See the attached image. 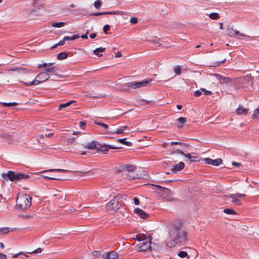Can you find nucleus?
Wrapping results in <instances>:
<instances>
[{
  "instance_id": "16",
  "label": "nucleus",
  "mask_w": 259,
  "mask_h": 259,
  "mask_svg": "<svg viewBox=\"0 0 259 259\" xmlns=\"http://www.w3.org/2000/svg\"><path fill=\"white\" fill-rule=\"evenodd\" d=\"M184 166L185 164L184 162H180L178 164L173 166L171 169L174 172H176L183 169L184 168Z\"/></svg>"
},
{
  "instance_id": "26",
  "label": "nucleus",
  "mask_w": 259,
  "mask_h": 259,
  "mask_svg": "<svg viewBox=\"0 0 259 259\" xmlns=\"http://www.w3.org/2000/svg\"><path fill=\"white\" fill-rule=\"evenodd\" d=\"M104 50H105V48L100 47V48H97L96 50H95L94 51V53L98 56H101L102 55H100L99 53L103 52V51H104Z\"/></svg>"
},
{
  "instance_id": "64",
  "label": "nucleus",
  "mask_w": 259,
  "mask_h": 259,
  "mask_svg": "<svg viewBox=\"0 0 259 259\" xmlns=\"http://www.w3.org/2000/svg\"><path fill=\"white\" fill-rule=\"evenodd\" d=\"M121 128H122V130H123V131H124V130H126V129H127V126H126V125H125V126H121Z\"/></svg>"
},
{
  "instance_id": "54",
  "label": "nucleus",
  "mask_w": 259,
  "mask_h": 259,
  "mask_svg": "<svg viewBox=\"0 0 259 259\" xmlns=\"http://www.w3.org/2000/svg\"><path fill=\"white\" fill-rule=\"evenodd\" d=\"M65 40H64V38H63V40H60L58 44L57 45H59V46H62V45H63L65 42Z\"/></svg>"
},
{
  "instance_id": "25",
  "label": "nucleus",
  "mask_w": 259,
  "mask_h": 259,
  "mask_svg": "<svg viewBox=\"0 0 259 259\" xmlns=\"http://www.w3.org/2000/svg\"><path fill=\"white\" fill-rule=\"evenodd\" d=\"M79 37V35H76V34H74L71 36H64V40L66 41H69V40H74L76 38H78Z\"/></svg>"
},
{
  "instance_id": "4",
  "label": "nucleus",
  "mask_w": 259,
  "mask_h": 259,
  "mask_svg": "<svg viewBox=\"0 0 259 259\" xmlns=\"http://www.w3.org/2000/svg\"><path fill=\"white\" fill-rule=\"evenodd\" d=\"M245 196V194H244L236 193L226 196V198L227 200L230 201L236 205L239 206L241 205V203L239 200V198H242Z\"/></svg>"
},
{
  "instance_id": "40",
  "label": "nucleus",
  "mask_w": 259,
  "mask_h": 259,
  "mask_svg": "<svg viewBox=\"0 0 259 259\" xmlns=\"http://www.w3.org/2000/svg\"><path fill=\"white\" fill-rule=\"evenodd\" d=\"M174 71L177 75H180L181 73V68L179 66L174 68Z\"/></svg>"
},
{
  "instance_id": "30",
  "label": "nucleus",
  "mask_w": 259,
  "mask_h": 259,
  "mask_svg": "<svg viewBox=\"0 0 259 259\" xmlns=\"http://www.w3.org/2000/svg\"><path fill=\"white\" fill-rule=\"evenodd\" d=\"M65 23L64 22H56L52 24V26L54 27H61L65 25Z\"/></svg>"
},
{
  "instance_id": "48",
  "label": "nucleus",
  "mask_w": 259,
  "mask_h": 259,
  "mask_svg": "<svg viewBox=\"0 0 259 259\" xmlns=\"http://www.w3.org/2000/svg\"><path fill=\"white\" fill-rule=\"evenodd\" d=\"M110 29L109 25H105L103 27V31L105 33H107V31Z\"/></svg>"
},
{
  "instance_id": "3",
  "label": "nucleus",
  "mask_w": 259,
  "mask_h": 259,
  "mask_svg": "<svg viewBox=\"0 0 259 259\" xmlns=\"http://www.w3.org/2000/svg\"><path fill=\"white\" fill-rule=\"evenodd\" d=\"M49 77V74L47 73V72L44 71L39 73L35 78L32 81L28 82H25L23 81H20V82L26 86H30L32 85H37L39 83L42 82L48 79Z\"/></svg>"
},
{
  "instance_id": "36",
  "label": "nucleus",
  "mask_w": 259,
  "mask_h": 259,
  "mask_svg": "<svg viewBox=\"0 0 259 259\" xmlns=\"http://www.w3.org/2000/svg\"><path fill=\"white\" fill-rule=\"evenodd\" d=\"M43 177L45 179H49V180H65V178L64 177H58V178H51L48 176H44Z\"/></svg>"
},
{
  "instance_id": "27",
  "label": "nucleus",
  "mask_w": 259,
  "mask_h": 259,
  "mask_svg": "<svg viewBox=\"0 0 259 259\" xmlns=\"http://www.w3.org/2000/svg\"><path fill=\"white\" fill-rule=\"evenodd\" d=\"M67 57V55L65 52H62L58 55L57 58L59 60H61L66 59Z\"/></svg>"
},
{
  "instance_id": "53",
  "label": "nucleus",
  "mask_w": 259,
  "mask_h": 259,
  "mask_svg": "<svg viewBox=\"0 0 259 259\" xmlns=\"http://www.w3.org/2000/svg\"><path fill=\"white\" fill-rule=\"evenodd\" d=\"M7 255L3 253L0 252V259H7Z\"/></svg>"
},
{
  "instance_id": "45",
  "label": "nucleus",
  "mask_w": 259,
  "mask_h": 259,
  "mask_svg": "<svg viewBox=\"0 0 259 259\" xmlns=\"http://www.w3.org/2000/svg\"><path fill=\"white\" fill-rule=\"evenodd\" d=\"M42 251V249L41 248H38L37 249L32 251H30V252H28V253H40Z\"/></svg>"
},
{
  "instance_id": "28",
  "label": "nucleus",
  "mask_w": 259,
  "mask_h": 259,
  "mask_svg": "<svg viewBox=\"0 0 259 259\" xmlns=\"http://www.w3.org/2000/svg\"><path fill=\"white\" fill-rule=\"evenodd\" d=\"M118 141L119 143L128 146H130L132 145V143L131 142L126 141V139H119Z\"/></svg>"
},
{
  "instance_id": "22",
  "label": "nucleus",
  "mask_w": 259,
  "mask_h": 259,
  "mask_svg": "<svg viewBox=\"0 0 259 259\" xmlns=\"http://www.w3.org/2000/svg\"><path fill=\"white\" fill-rule=\"evenodd\" d=\"M177 151L178 153H180L182 155H185L187 158H189L190 161H195L196 157H192L190 154H185L183 151H182L180 150H178Z\"/></svg>"
},
{
  "instance_id": "29",
  "label": "nucleus",
  "mask_w": 259,
  "mask_h": 259,
  "mask_svg": "<svg viewBox=\"0 0 259 259\" xmlns=\"http://www.w3.org/2000/svg\"><path fill=\"white\" fill-rule=\"evenodd\" d=\"M178 255L181 257H187V258H189V256L186 251H180V252H179Z\"/></svg>"
},
{
  "instance_id": "50",
  "label": "nucleus",
  "mask_w": 259,
  "mask_h": 259,
  "mask_svg": "<svg viewBox=\"0 0 259 259\" xmlns=\"http://www.w3.org/2000/svg\"><path fill=\"white\" fill-rule=\"evenodd\" d=\"M96 123L97 124H98L101 126H102L103 127L105 128H107L108 126L107 124H105V123H101V122H96Z\"/></svg>"
},
{
  "instance_id": "21",
  "label": "nucleus",
  "mask_w": 259,
  "mask_h": 259,
  "mask_svg": "<svg viewBox=\"0 0 259 259\" xmlns=\"http://www.w3.org/2000/svg\"><path fill=\"white\" fill-rule=\"evenodd\" d=\"M74 102H75L74 101L71 100V101H70L66 103L61 104H60V105L59 106L58 110H61L63 109L70 106L72 103H73Z\"/></svg>"
},
{
  "instance_id": "2",
  "label": "nucleus",
  "mask_w": 259,
  "mask_h": 259,
  "mask_svg": "<svg viewBox=\"0 0 259 259\" xmlns=\"http://www.w3.org/2000/svg\"><path fill=\"white\" fill-rule=\"evenodd\" d=\"M17 207L23 210L27 209L31 205V197L28 195H21L16 200Z\"/></svg>"
},
{
  "instance_id": "46",
  "label": "nucleus",
  "mask_w": 259,
  "mask_h": 259,
  "mask_svg": "<svg viewBox=\"0 0 259 259\" xmlns=\"http://www.w3.org/2000/svg\"><path fill=\"white\" fill-rule=\"evenodd\" d=\"M202 91H201V89L200 90H197L194 92V95L196 97H199L202 94Z\"/></svg>"
},
{
  "instance_id": "11",
  "label": "nucleus",
  "mask_w": 259,
  "mask_h": 259,
  "mask_svg": "<svg viewBox=\"0 0 259 259\" xmlns=\"http://www.w3.org/2000/svg\"><path fill=\"white\" fill-rule=\"evenodd\" d=\"M119 168L120 171L132 172L135 170L136 167L134 165L128 164L124 165H121L119 167Z\"/></svg>"
},
{
  "instance_id": "23",
  "label": "nucleus",
  "mask_w": 259,
  "mask_h": 259,
  "mask_svg": "<svg viewBox=\"0 0 259 259\" xmlns=\"http://www.w3.org/2000/svg\"><path fill=\"white\" fill-rule=\"evenodd\" d=\"M149 238H148L144 234H139L138 235L136 236V240L139 241L140 242L143 241L144 240L146 239H149Z\"/></svg>"
},
{
  "instance_id": "62",
  "label": "nucleus",
  "mask_w": 259,
  "mask_h": 259,
  "mask_svg": "<svg viewBox=\"0 0 259 259\" xmlns=\"http://www.w3.org/2000/svg\"><path fill=\"white\" fill-rule=\"evenodd\" d=\"M85 124V123L84 122H80V126L83 128V126H84Z\"/></svg>"
},
{
  "instance_id": "55",
  "label": "nucleus",
  "mask_w": 259,
  "mask_h": 259,
  "mask_svg": "<svg viewBox=\"0 0 259 259\" xmlns=\"http://www.w3.org/2000/svg\"><path fill=\"white\" fill-rule=\"evenodd\" d=\"M88 32H87L85 34L81 35V36H80L81 38H82L83 39H87L88 38Z\"/></svg>"
},
{
  "instance_id": "13",
  "label": "nucleus",
  "mask_w": 259,
  "mask_h": 259,
  "mask_svg": "<svg viewBox=\"0 0 259 259\" xmlns=\"http://www.w3.org/2000/svg\"><path fill=\"white\" fill-rule=\"evenodd\" d=\"M84 147L85 148H88L89 149H100V144L93 141L91 142H89L86 144L84 145Z\"/></svg>"
},
{
  "instance_id": "20",
  "label": "nucleus",
  "mask_w": 259,
  "mask_h": 259,
  "mask_svg": "<svg viewBox=\"0 0 259 259\" xmlns=\"http://www.w3.org/2000/svg\"><path fill=\"white\" fill-rule=\"evenodd\" d=\"M178 121V123L177 124V127L178 128H181L183 126V124L186 122V119L185 117H179L177 119Z\"/></svg>"
},
{
  "instance_id": "38",
  "label": "nucleus",
  "mask_w": 259,
  "mask_h": 259,
  "mask_svg": "<svg viewBox=\"0 0 259 259\" xmlns=\"http://www.w3.org/2000/svg\"><path fill=\"white\" fill-rule=\"evenodd\" d=\"M154 186L158 188L161 189L162 190V191L166 193H170L171 192V191L167 188L162 187L159 185H154Z\"/></svg>"
},
{
  "instance_id": "18",
  "label": "nucleus",
  "mask_w": 259,
  "mask_h": 259,
  "mask_svg": "<svg viewBox=\"0 0 259 259\" xmlns=\"http://www.w3.org/2000/svg\"><path fill=\"white\" fill-rule=\"evenodd\" d=\"M236 112L238 115H246L248 113V109L244 108L243 106L239 105V107L236 109Z\"/></svg>"
},
{
  "instance_id": "8",
  "label": "nucleus",
  "mask_w": 259,
  "mask_h": 259,
  "mask_svg": "<svg viewBox=\"0 0 259 259\" xmlns=\"http://www.w3.org/2000/svg\"><path fill=\"white\" fill-rule=\"evenodd\" d=\"M253 81L251 77L249 76H245L241 78L239 80V87L242 88H248L249 86L252 85Z\"/></svg>"
},
{
  "instance_id": "52",
  "label": "nucleus",
  "mask_w": 259,
  "mask_h": 259,
  "mask_svg": "<svg viewBox=\"0 0 259 259\" xmlns=\"http://www.w3.org/2000/svg\"><path fill=\"white\" fill-rule=\"evenodd\" d=\"M114 14H117L120 15H122L124 14V12L123 11H113Z\"/></svg>"
},
{
  "instance_id": "59",
  "label": "nucleus",
  "mask_w": 259,
  "mask_h": 259,
  "mask_svg": "<svg viewBox=\"0 0 259 259\" xmlns=\"http://www.w3.org/2000/svg\"><path fill=\"white\" fill-rule=\"evenodd\" d=\"M221 77V78H220V80H222V79H223L224 80V82H226V80H228L229 78H226V77H222V76H220Z\"/></svg>"
},
{
  "instance_id": "51",
  "label": "nucleus",
  "mask_w": 259,
  "mask_h": 259,
  "mask_svg": "<svg viewBox=\"0 0 259 259\" xmlns=\"http://www.w3.org/2000/svg\"><path fill=\"white\" fill-rule=\"evenodd\" d=\"M133 200H134V203H135V205H138L139 204L140 202H139V199L138 198L134 197Z\"/></svg>"
},
{
  "instance_id": "19",
  "label": "nucleus",
  "mask_w": 259,
  "mask_h": 259,
  "mask_svg": "<svg viewBox=\"0 0 259 259\" xmlns=\"http://www.w3.org/2000/svg\"><path fill=\"white\" fill-rule=\"evenodd\" d=\"M149 176L146 175V174H144L143 176H139V177H137V176H131L130 175H127L126 176V178L128 179V180H134V179H137L138 178H142L143 179H148L149 178Z\"/></svg>"
},
{
  "instance_id": "47",
  "label": "nucleus",
  "mask_w": 259,
  "mask_h": 259,
  "mask_svg": "<svg viewBox=\"0 0 259 259\" xmlns=\"http://www.w3.org/2000/svg\"><path fill=\"white\" fill-rule=\"evenodd\" d=\"M124 131L122 130V128H121V127L119 128H118L115 132H114V133L116 134H120L123 133Z\"/></svg>"
},
{
  "instance_id": "58",
  "label": "nucleus",
  "mask_w": 259,
  "mask_h": 259,
  "mask_svg": "<svg viewBox=\"0 0 259 259\" xmlns=\"http://www.w3.org/2000/svg\"><path fill=\"white\" fill-rule=\"evenodd\" d=\"M96 36V34L95 33H93L90 34V37L91 38H94Z\"/></svg>"
},
{
  "instance_id": "5",
  "label": "nucleus",
  "mask_w": 259,
  "mask_h": 259,
  "mask_svg": "<svg viewBox=\"0 0 259 259\" xmlns=\"http://www.w3.org/2000/svg\"><path fill=\"white\" fill-rule=\"evenodd\" d=\"M121 206L118 201V198L114 197L106 204V207L108 210H117Z\"/></svg>"
},
{
  "instance_id": "24",
  "label": "nucleus",
  "mask_w": 259,
  "mask_h": 259,
  "mask_svg": "<svg viewBox=\"0 0 259 259\" xmlns=\"http://www.w3.org/2000/svg\"><path fill=\"white\" fill-rule=\"evenodd\" d=\"M100 146L101 147H100V149H97V151H102L104 153H106L108 151V150H109L108 145H102L100 144Z\"/></svg>"
},
{
  "instance_id": "32",
  "label": "nucleus",
  "mask_w": 259,
  "mask_h": 259,
  "mask_svg": "<svg viewBox=\"0 0 259 259\" xmlns=\"http://www.w3.org/2000/svg\"><path fill=\"white\" fill-rule=\"evenodd\" d=\"M224 212L226 214H236V212L232 209L227 208L224 210Z\"/></svg>"
},
{
  "instance_id": "60",
  "label": "nucleus",
  "mask_w": 259,
  "mask_h": 259,
  "mask_svg": "<svg viewBox=\"0 0 259 259\" xmlns=\"http://www.w3.org/2000/svg\"><path fill=\"white\" fill-rule=\"evenodd\" d=\"M116 57L118 58L121 56V54L120 52H118L115 55Z\"/></svg>"
},
{
  "instance_id": "17",
  "label": "nucleus",
  "mask_w": 259,
  "mask_h": 259,
  "mask_svg": "<svg viewBox=\"0 0 259 259\" xmlns=\"http://www.w3.org/2000/svg\"><path fill=\"white\" fill-rule=\"evenodd\" d=\"M29 178V176L28 175H25L22 173H16L15 182L19 181L21 180L27 179Z\"/></svg>"
},
{
  "instance_id": "49",
  "label": "nucleus",
  "mask_w": 259,
  "mask_h": 259,
  "mask_svg": "<svg viewBox=\"0 0 259 259\" xmlns=\"http://www.w3.org/2000/svg\"><path fill=\"white\" fill-rule=\"evenodd\" d=\"M130 22L132 24H136L138 22V19L136 17H132L130 20Z\"/></svg>"
},
{
  "instance_id": "37",
  "label": "nucleus",
  "mask_w": 259,
  "mask_h": 259,
  "mask_svg": "<svg viewBox=\"0 0 259 259\" xmlns=\"http://www.w3.org/2000/svg\"><path fill=\"white\" fill-rule=\"evenodd\" d=\"M4 106L5 107H10L12 106H16L18 105V103L16 102H12V103H6L4 102L2 103Z\"/></svg>"
},
{
  "instance_id": "10",
  "label": "nucleus",
  "mask_w": 259,
  "mask_h": 259,
  "mask_svg": "<svg viewBox=\"0 0 259 259\" xmlns=\"http://www.w3.org/2000/svg\"><path fill=\"white\" fill-rule=\"evenodd\" d=\"M204 161L207 164H212L215 166L220 165L222 162V160L221 158L212 159L210 158H206L204 159Z\"/></svg>"
},
{
  "instance_id": "39",
  "label": "nucleus",
  "mask_w": 259,
  "mask_h": 259,
  "mask_svg": "<svg viewBox=\"0 0 259 259\" xmlns=\"http://www.w3.org/2000/svg\"><path fill=\"white\" fill-rule=\"evenodd\" d=\"M101 5H102V2L99 0H97V1H95V2L94 3V7L97 9L100 8L101 7Z\"/></svg>"
},
{
  "instance_id": "1",
  "label": "nucleus",
  "mask_w": 259,
  "mask_h": 259,
  "mask_svg": "<svg viewBox=\"0 0 259 259\" xmlns=\"http://www.w3.org/2000/svg\"><path fill=\"white\" fill-rule=\"evenodd\" d=\"M168 234L170 241L168 245L170 247H174L176 244L184 245L188 240L187 230L179 221H175L170 224Z\"/></svg>"
},
{
  "instance_id": "63",
  "label": "nucleus",
  "mask_w": 259,
  "mask_h": 259,
  "mask_svg": "<svg viewBox=\"0 0 259 259\" xmlns=\"http://www.w3.org/2000/svg\"><path fill=\"white\" fill-rule=\"evenodd\" d=\"M19 255V254H18V253H16V254H13V255H12V257H13V258H17V257H18V256Z\"/></svg>"
},
{
  "instance_id": "34",
  "label": "nucleus",
  "mask_w": 259,
  "mask_h": 259,
  "mask_svg": "<svg viewBox=\"0 0 259 259\" xmlns=\"http://www.w3.org/2000/svg\"><path fill=\"white\" fill-rule=\"evenodd\" d=\"M252 117L255 119H259V106L258 107L254 110Z\"/></svg>"
},
{
  "instance_id": "44",
  "label": "nucleus",
  "mask_w": 259,
  "mask_h": 259,
  "mask_svg": "<svg viewBox=\"0 0 259 259\" xmlns=\"http://www.w3.org/2000/svg\"><path fill=\"white\" fill-rule=\"evenodd\" d=\"M54 64V63H44L42 65H40L38 66V68H41L42 67H47L50 66Z\"/></svg>"
},
{
  "instance_id": "15",
  "label": "nucleus",
  "mask_w": 259,
  "mask_h": 259,
  "mask_svg": "<svg viewBox=\"0 0 259 259\" xmlns=\"http://www.w3.org/2000/svg\"><path fill=\"white\" fill-rule=\"evenodd\" d=\"M227 31L230 34L231 37H234V34L240 35L241 36H245V34L241 33L240 31L237 30H234L233 28L230 26L227 27Z\"/></svg>"
},
{
  "instance_id": "14",
  "label": "nucleus",
  "mask_w": 259,
  "mask_h": 259,
  "mask_svg": "<svg viewBox=\"0 0 259 259\" xmlns=\"http://www.w3.org/2000/svg\"><path fill=\"white\" fill-rule=\"evenodd\" d=\"M134 213L143 219H147L149 217L148 213L139 208H136L134 210Z\"/></svg>"
},
{
  "instance_id": "41",
  "label": "nucleus",
  "mask_w": 259,
  "mask_h": 259,
  "mask_svg": "<svg viewBox=\"0 0 259 259\" xmlns=\"http://www.w3.org/2000/svg\"><path fill=\"white\" fill-rule=\"evenodd\" d=\"M2 232L3 234H6L9 232V228H0V232Z\"/></svg>"
},
{
  "instance_id": "12",
  "label": "nucleus",
  "mask_w": 259,
  "mask_h": 259,
  "mask_svg": "<svg viewBox=\"0 0 259 259\" xmlns=\"http://www.w3.org/2000/svg\"><path fill=\"white\" fill-rule=\"evenodd\" d=\"M119 255L116 251H111L103 255L104 259H118Z\"/></svg>"
},
{
  "instance_id": "33",
  "label": "nucleus",
  "mask_w": 259,
  "mask_h": 259,
  "mask_svg": "<svg viewBox=\"0 0 259 259\" xmlns=\"http://www.w3.org/2000/svg\"><path fill=\"white\" fill-rule=\"evenodd\" d=\"M47 171H60V172H67L68 170L62 169H49L47 170L43 171L42 172H45Z\"/></svg>"
},
{
  "instance_id": "7",
  "label": "nucleus",
  "mask_w": 259,
  "mask_h": 259,
  "mask_svg": "<svg viewBox=\"0 0 259 259\" xmlns=\"http://www.w3.org/2000/svg\"><path fill=\"white\" fill-rule=\"evenodd\" d=\"M151 239H146L140 242L137 244V250L138 251H144L149 249L151 247Z\"/></svg>"
},
{
  "instance_id": "42",
  "label": "nucleus",
  "mask_w": 259,
  "mask_h": 259,
  "mask_svg": "<svg viewBox=\"0 0 259 259\" xmlns=\"http://www.w3.org/2000/svg\"><path fill=\"white\" fill-rule=\"evenodd\" d=\"M201 91H202L203 92L204 94L206 96L210 95L212 94L211 92L209 91H207L206 90L203 88H201Z\"/></svg>"
},
{
  "instance_id": "57",
  "label": "nucleus",
  "mask_w": 259,
  "mask_h": 259,
  "mask_svg": "<svg viewBox=\"0 0 259 259\" xmlns=\"http://www.w3.org/2000/svg\"><path fill=\"white\" fill-rule=\"evenodd\" d=\"M232 164L234 166H240L241 165L240 163H238V162H232Z\"/></svg>"
},
{
  "instance_id": "6",
  "label": "nucleus",
  "mask_w": 259,
  "mask_h": 259,
  "mask_svg": "<svg viewBox=\"0 0 259 259\" xmlns=\"http://www.w3.org/2000/svg\"><path fill=\"white\" fill-rule=\"evenodd\" d=\"M151 79H148L143 80L141 81L138 82H131L127 84V87L132 89H136L137 88H141L143 86H145L147 84L149 83L152 81Z\"/></svg>"
},
{
  "instance_id": "9",
  "label": "nucleus",
  "mask_w": 259,
  "mask_h": 259,
  "mask_svg": "<svg viewBox=\"0 0 259 259\" xmlns=\"http://www.w3.org/2000/svg\"><path fill=\"white\" fill-rule=\"evenodd\" d=\"M15 172L13 171L10 170L7 174H2L1 177L4 181L9 180L11 181H14L15 180Z\"/></svg>"
},
{
  "instance_id": "61",
  "label": "nucleus",
  "mask_w": 259,
  "mask_h": 259,
  "mask_svg": "<svg viewBox=\"0 0 259 259\" xmlns=\"http://www.w3.org/2000/svg\"><path fill=\"white\" fill-rule=\"evenodd\" d=\"M170 144L171 145H176V144H181V143H179V142H171L170 143Z\"/></svg>"
},
{
  "instance_id": "56",
  "label": "nucleus",
  "mask_w": 259,
  "mask_h": 259,
  "mask_svg": "<svg viewBox=\"0 0 259 259\" xmlns=\"http://www.w3.org/2000/svg\"><path fill=\"white\" fill-rule=\"evenodd\" d=\"M108 148H109V149H118V147H114L112 145H108Z\"/></svg>"
},
{
  "instance_id": "35",
  "label": "nucleus",
  "mask_w": 259,
  "mask_h": 259,
  "mask_svg": "<svg viewBox=\"0 0 259 259\" xmlns=\"http://www.w3.org/2000/svg\"><path fill=\"white\" fill-rule=\"evenodd\" d=\"M209 17L212 20H217L219 18V15L217 13H211L209 15Z\"/></svg>"
},
{
  "instance_id": "43",
  "label": "nucleus",
  "mask_w": 259,
  "mask_h": 259,
  "mask_svg": "<svg viewBox=\"0 0 259 259\" xmlns=\"http://www.w3.org/2000/svg\"><path fill=\"white\" fill-rule=\"evenodd\" d=\"M113 13V12L109 11V12H103V13H98L95 14V15L99 16L100 15H105V14H114V13Z\"/></svg>"
},
{
  "instance_id": "31",
  "label": "nucleus",
  "mask_w": 259,
  "mask_h": 259,
  "mask_svg": "<svg viewBox=\"0 0 259 259\" xmlns=\"http://www.w3.org/2000/svg\"><path fill=\"white\" fill-rule=\"evenodd\" d=\"M56 70H57V68L55 67H52L46 69L44 71L47 72V73L48 74V73H53L55 72Z\"/></svg>"
}]
</instances>
